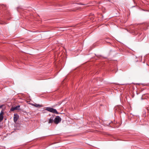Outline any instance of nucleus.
Segmentation results:
<instances>
[{
  "instance_id": "obj_2",
  "label": "nucleus",
  "mask_w": 149,
  "mask_h": 149,
  "mask_svg": "<svg viewBox=\"0 0 149 149\" xmlns=\"http://www.w3.org/2000/svg\"><path fill=\"white\" fill-rule=\"evenodd\" d=\"M61 121V118L58 116H56L54 119V122L56 124H58Z\"/></svg>"
},
{
  "instance_id": "obj_1",
  "label": "nucleus",
  "mask_w": 149,
  "mask_h": 149,
  "mask_svg": "<svg viewBox=\"0 0 149 149\" xmlns=\"http://www.w3.org/2000/svg\"><path fill=\"white\" fill-rule=\"evenodd\" d=\"M46 110L50 112L54 113H55L56 114H58V113L57 112L56 110V109H54L53 108L50 107H47L46 108Z\"/></svg>"
},
{
  "instance_id": "obj_5",
  "label": "nucleus",
  "mask_w": 149,
  "mask_h": 149,
  "mask_svg": "<svg viewBox=\"0 0 149 149\" xmlns=\"http://www.w3.org/2000/svg\"><path fill=\"white\" fill-rule=\"evenodd\" d=\"M3 112L2 111L0 113V122H1L3 119Z\"/></svg>"
},
{
  "instance_id": "obj_6",
  "label": "nucleus",
  "mask_w": 149,
  "mask_h": 149,
  "mask_svg": "<svg viewBox=\"0 0 149 149\" xmlns=\"http://www.w3.org/2000/svg\"><path fill=\"white\" fill-rule=\"evenodd\" d=\"M54 117H51L49 119L48 123H52L53 122H54V120H53Z\"/></svg>"
},
{
  "instance_id": "obj_7",
  "label": "nucleus",
  "mask_w": 149,
  "mask_h": 149,
  "mask_svg": "<svg viewBox=\"0 0 149 149\" xmlns=\"http://www.w3.org/2000/svg\"><path fill=\"white\" fill-rule=\"evenodd\" d=\"M32 105L36 107H42V106L40 105L39 104H32Z\"/></svg>"
},
{
  "instance_id": "obj_3",
  "label": "nucleus",
  "mask_w": 149,
  "mask_h": 149,
  "mask_svg": "<svg viewBox=\"0 0 149 149\" xmlns=\"http://www.w3.org/2000/svg\"><path fill=\"white\" fill-rule=\"evenodd\" d=\"M20 107L19 105H17L15 107H12L10 109V111H13L15 110L18 109Z\"/></svg>"
},
{
  "instance_id": "obj_4",
  "label": "nucleus",
  "mask_w": 149,
  "mask_h": 149,
  "mask_svg": "<svg viewBox=\"0 0 149 149\" xmlns=\"http://www.w3.org/2000/svg\"><path fill=\"white\" fill-rule=\"evenodd\" d=\"M19 118V116L15 114L14 116V121L16 123Z\"/></svg>"
}]
</instances>
